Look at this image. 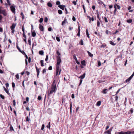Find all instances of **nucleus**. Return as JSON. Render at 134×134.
I'll list each match as a JSON object with an SVG mask.
<instances>
[{
    "label": "nucleus",
    "mask_w": 134,
    "mask_h": 134,
    "mask_svg": "<svg viewBox=\"0 0 134 134\" xmlns=\"http://www.w3.org/2000/svg\"><path fill=\"white\" fill-rule=\"evenodd\" d=\"M56 81L54 80L52 84V85L51 87V90L50 92H48V96H50L51 94L53 92H56L57 88L56 87V83H55Z\"/></svg>",
    "instance_id": "nucleus-1"
},
{
    "label": "nucleus",
    "mask_w": 134,
    "mask_h": 134,
    "mask_svg": "<svg viewBox=\"0 0 134 134\" xmlns=\"http://www.w3.org/2000/svg\"><path fill=\"white\" fill-rule=\"evenodd\" d=\"M0 14H2L4 16H6L7 15V13L5 10H2L0 9ZM3 18V16L1 14H0V23H2Z\"/></svg>",
    "instance_id": "nucleus-2"
},
{
    "label": "nucleus",
    "mask_w": 134,
    "mask_h": 134,
    "mask_svg": "<svg viewBox=\"0 0 134 134\" xmlns=\"http://www.w3.org/2000/svg\"><path fill=\"white\" fill-rule=\"evenodd\" d=\"M16 25V23H13L12 26H10V28L12 30V32L13 33L15 32L14 29Z\"/></svg>",
    "instance_id": "nucleus-3"
},
{
    "label": "nucleus",
    "mask_w": 134,
    "mask_h": 134,
    "mask_svg": "<svg viewBox=\"0 0 134 134\" xmlns=\"http://www.w3.org/2000/svg\"><path fill=\"white\" fill-rule=\"evenodd\" d=\"M134 76V71L132 75L128 79H127L125 81V82H129V81L131 80L132 78H133V77Z\"/></svg>",
    "instance_id": "nucleus-4"
},
{
    "label": "nucleus",
    "mask_w": 134,
    "mask_h": 134,
    "mask_svg": "<svg viewBox=\"0 0 134 134\" xmlns=\"http://www.w3.org/2000/svg\"><path fill=\"white\" fill-rule=\"evenodd\" d=\"M57 64L60 65V63H61L62 61L60 57L57 56Z\"/></svg>",
    "instance_id": "nucleus-5"
},
{
    "label": "nucleus",
    "mask_w": 134,
    "mask_h": 134,
    "mask_svg": "<svg viewBox=\"0 0 134 134\" xmlns=\"http://www.w3.org/2000/svg\"><path fill=\"white\" fill-rule=\"evenodd\" d=\"M10 9L13 13H14L15 11V6L14 5H12L10 7Z\"/></svg>",
    "instance_id": "nucleus-6"
},
{
    "label": "nucleus",
    "mask_w": 134,
    "mask_h": 134,
    "mask_svg": "<svg viewBox=\"0 0 134 134\" xmlns=\"http://www.w3.org/2000/svg\"><path fill=\"white\" fill-rule=\"evenodd\" d=\"M39 27L40 30L42 31H44V28L43 26L40 24L39 25Z\"/></svg>",
    "instance_id": "nucleus-7"
},
{
    "label": "nucleus",
    "mask_w": 134,
    "mask_h": 134,
    "mask_svg": "<svg viewBox=\"0 0 134 134\" xmlns=\"http://www.w3.org/2000/svg\"><path fill=\"white\" fill-rule=\"evenodd\" d=\"M35 68L36 69V71L37 72V77H38V75H39V73H40V71L39 70H40V69L38 68L36 65H35Z\"/></svg>",
    "instance_id": "nucleus-8"
},
{
    "label": "nucleus",
    "mask_w": 134,
    "mask_h": 134,
    "mask_svg": "<svg viewBox=\"0 0 134 134\" xmlns=\"http://www.w3.org/2000/svg\"><path fill=\"white\" fill-rule=\"evenodd\" d=\"M80 27L79 26L78 32L77 34V36H78L79 37H80Z\"/></svg>",
    "instance_id": "nucleus-9"
},
{
    "label": "nucleus",
    "mask_w": 134,
    "mask_h": 134,
    "mask_svg": "<svg viewBox=\"0 0 134 134\" xmlns=\"http://www.w3.org/2000/svg\"><path fill=\"white\" fill-rule=\"evenodd\" d=\"M86 75V74L85 73H84L82 75H81L80 76V77H79L78 78L81 79H84Z\"/></svg>",
    "instance_id": "nucleus-10"
},
{
    "label": "nucleus",
    "mask_w": 134,
    "mask_h": 134,
    "mask_svg": "<svg viewBox=\"0 0 134 134\" xmlns=\"http://www.w3.org/2000/svg\"><path fill=\"white\" fill-rule=\"evenodd\" d=\"M3 88L4 91L9 96H10V94L9 93L8 90L6 89L4 87H3Z\"/></svg>",
    "instance_id": "nucleus-11"
},
{
    "label": "nucleus",
    "mask_w": 134,
    "mask_h": 134,
    "mask_svg": "<svg viewBox=\"0 0 134 134\" xmlns=\"http://www.w3.org/2000/svg\"><path fill=\"white\" fill-rule=\"evenodd\" d=\"M58 7L60 8L61 9L63 10H64V8L65 7V5H58Z\"/></svg>",
    "instance_id": "nucleus-12"
},
{
    "label": "nucleus",
    "mask_w": 134,
    "mask_h": 134,
    "mask_svg": "<svg viewBox=\"0 0 134 134\" xmlns=\"http://www.w3.org/2000/svg\"><path fill=\"white\" fill-rule=\"evenodd\" d=\"M32 36L33 37H35L36 35V33L35 30H34L31 33Z\"/></svg>",
    "instance_id": "nucleus-13"
},
{
    "label": "nucleus",
    "mask_w": 134,
    "mask_h": 134,
    "mask_svg": "<svg viewBox=\"0 0 134 134\" xmlns=\"http://www.w3.org/2000/svg\"><path fill=\"white\" fill-rule=\"evenodd\" d=\"M108 90L107 89H104L102 91V92L104 94H106L107 93V91H108Z\"/></svg>",
    "instance_id": "nucleus-14"
},
{
    "label": "nucleus",
    "mask_w": 134,
    "mask_h": 134,
    "mask_svg": "<svg viewBox=\"0 0 134 134\" xmlns=\"http://www.w3.org/2000/svg\"><path fill=\"white\" fill-rule=\"evenodd\" d=\"M70 112L71 114L72 112V102H70Z\"/></svg>",
    "instance_id": "nucleus-15"
},
{
    "label": "nucleus",
    "mask_w": 134,
    "mask_h": 134,
    "mask_svg": "<svg viewBox=\"0 0 134 134\" xmlns=\"http://www.w3.org/2000/svg\"><path fill=\"white\" fill-rule=\"evenodd\" d=\"M87 53L88 54L89 56L91 57H93V54H92L89 51H87Z\"/></svg>",
    "instance_id": "nucleus-16"
},
{
    "label": "nucleus",
    "mask_w": 134,
    "mask_h": 134,
    "mask_svg": "<svg viewBox=\"0 0 134 134\" xmlns=\"http://www.w3.org/2000/svg\"><path fill=\"white\" fill-rule=\"evenodd\" d=\"M86 34L88 38H90V36L89 33H88V30L87 29L86 30Z\"/></svg>",
    "instance_id": "nucleus-17"
},
{
    "label": "nucleus",
    "mask_w": 134,
    "mask_h": 134,
    "mask_svg": "<svg viewBox=\"0 0 134 134\" xmlns=\"http://www.w3.org/2000/svg\"><path fill=\"white\" fill-rule=\"evenodd\" d=\"M47 5L50 7H51L52 6V3L49 2H48L47 4Z\"/></svg>",
    "instance_id": "nucleus-18"
},
{
    "label": "nucleus",
    "mask_w": 134,
    "mask_h": 134,
    "mask_svg": "<svg viewBox=\"0 0 134 134\" xmlns=\"http://www.w3.org/2000/svg\"><path fill=\"white\" fill-rule=\"evenodd\" d=\"M39 53L40 55H43L44 54V52L42 50L40 51L39 52Z\"/></svg>",
    "instance_id": "nucleus-19"
},
{
    "label": "nucleus",
    "mask_w": 134,
    "mask_h": 134,
    "mask_svg": "<svg viewBox=\"0 0 134 134\" xmlns=\"http://www.w3.org/2000/svg\"><path fill=\"white\" fill-rule=\"evenodd\" d=\"M114 5H115V6L116 7H117V8L119 9V10H120V6L118 5V4H115Z\"/></svg>",
    "instance_id": "nucleus-20"
},
{
    "label": "nucleus",
    "mask_w": 134,
    "mask_h": 134,
    "mask_svg": "<svg viewBox=\"0 0 134 134\" xmlns=\"http://www.w3.org/2000/svg\"><path fill=\"white\" fill-rule=\"evenodd\" d=\"M59 36V35H57L56 37V40L58 42H60V38L58 37Z\"/></svg>",
    "instance_id": "nucleus-21"
},
{
    "label": "nucleus",
    "mask_w": 134,
    "mask_h": 134,
    "mask_svg": "<svg viewBox=\"0 0 134 134\" xmlns=\"http://www.w3.org/2000/svg\"><path fill=\"white\" fill-rule=\"evenodd\" d=\"M101 103V101H99L97 102L96 105L98 106H99L100 105Z\"/></svg>",
    "instance_id": "nucleus-22"
},
{
    "label": "nucleus",
    "mask_w": 134,
    "mask_h": 134,
    "mask_svg": "<svg viewBox=\"0 0 134 134\" xmlns=\"http://www.w3.org/2000/svg\"><path fill=\"white\" fill-rule=\"evenodd\" d=\"M111 131H110L109 130H108L107 131H106L104 133H108V134H111Z\"/></svg>",
    "instance_id": "nucleus-23"
},
{
    "label": "nucleus",
    "mask_w": 134,
    "mask_h": 134,
    "mask_svg": "<svg viewBox=\"0 0 134 134\" xmlns=\"http://www.w3.org/2000/svg\"><path fill=\"white\" fill-rule=\"evenodd\" d=\"M131 132L130 131H127V132H125L123 133V134H131Z\"/></svg>",
    "instance_id": "nucleus-24"
},
{
    "label": "nucleus",
    "mask_w": 134,
    "mask_h": 134,
    "mask_svg": "<svg viewBox=\"0 0 134 134\" xmlns=\"http://www.w3.org/2000/svg\"><path fill=\"white\" fill-rule=\"evenodd\" d=\"M10 131H14V130L13 129V128L12 126L11 125L10 127Z\"/></svg>",
    "instance_id": "nucleus-25"
},
{
    "label": "nucleus",
    "mask_w": 134,
    "mask_h": 134,
    "mask_svg": "<svg viewBox=\"0 0 134 134\" xmlns=\"http://www.w3.org/2000/svg\"><path fill=\"white\" fill-rule=\"evenodd\" d=\"M20 15L22 16V18L23 20L24 19V15L23 12H21L20 13Z\"/></svg>",
    "instance_id": "nucleus-26"
},
{
    "label": "nucleus",
    "mask_w": 134,
    "mask_h": 134,
    "mask_svg": "<svg viewBox=\"0 0 134 134\" xmlns=\"http://www.w3.org/2000/svg\"><path fill=\"white\" fill-rule=\"evenodd\" d=\"M103 19L104 20L105 23H107L108 22V19L106 17H104Z\"/></svg>",
    "instance_id": "nucleus-27"
},
{
    "label": "nucleus",
    "mask_w": 134,
    "mask_h": 134,
    "mask_svg": "<svg viewBox=\"0 0 134 134\" xmlns=\"http://www.w3.org/2000/svg\"><path fill=\"white\" fill-rule=\"evenodd\" d=\"M79 44L82 45H83V41L81 39L80 40V41L79 42Z\"/></svg>",
    "instance_id": "nucleus-28"
},
{
    "label": "nucleus",
    "mask_w": 134,
    "mask_h": 134,
    "mask_svg": "<svg viewBox=\"0 0 134 134\" xmlns=\"http://www.w3.org/2000/svg\"><path fill=\"white\" fill-rule=\"evenodd\" d=\"M132 20L131 19L127 20V22L129 23H131L132 22Z\"/></svg>",
    "instance_id": "nucleus-29"
},
{
    "label": "nucleus",
    "mask_w": 134,
    "mask_h": 134,
    "mask_svg": "<svg viewBox=\"0 0 134 134\" xmlns=\"http://www.w3.org/2000/svg\"><path fill=\"white\" fill-rule=\"evenodd\" d=\"M62 70L61 69H56V71H58L59 72L58 75H59L60 74V72Z\"/></svg>",
    "instance_id": "nucleus-30"
},
{
    "label": "nucleus",
    "mask_w": 134,
    "mask_h": 134,
    "mask_svg": "<svg viewBox=\"0 0 134 134\" xmlns=\"http://www.w3.org/2000/svg\"><path fill=\"white\" fill-rule=\"evenodd\" d=\"M97 18L100 21V22L101 23H102V21H101L100 20V17H99V14H98V13L97 14Z\"/></svg>",
    "instance_id": "nucleus-31"
},
{
    "label": "nucleus",
    "mask_w": 134,
    "mask_h": 134,
    "mask_svg": "<svg viewBox=\"0 0 134 134\" xmlns=\"http://www.w3.org/2000/svg\"><path fill=\"white\" fill-rule=\"evenodd\" d=\"M97 26L98 27H99L100 26V23L99 20L97 21Z\"/></svg>",
    "instance_id": "nucleus-32"
},
{
    "label": "nucleus",
    "mask_w": 134,
    "mask_h": 134,
    "mask_svg": "<svg viewBox=\"0 0 134 134\" xmlns=\"http://www.w3.org/2000/svg\"><path fill=\"white\" fill-rule=\"evenodd\" d=\"M110 43L113 46H115L116 44V43H114L112 41H110Z\"/></svg>",
    "instance_id": "nucleus-33"
},
{
    "label": "nucleus",
    "mask_w": 134,
    "mask_h": 134,
    "mask_svg": "<svg viewBox=\"0 0 134 134\" xmlns=\"http://www.w3.org/2000/svg\"><path fill=\"white\" fill-rule=\"evenodd\" d=\"M51 122H48V125H47L46 127L48 129H50L51 125H50Z\"/></svg>",
    "instance_id": "nucleus-34"
},
{
    "label": "nucleus",
    "mask_w": 134,
    "mask_h": 134,
    "mask_svg": "<svg viewBox=\"0 0 134 134\" xmlns=\"http://www.w3.org/2000/svg\"><path fill=\"white\" fill-rule=\"evenodd\" d=\"M22 30L23 32V34H25V30L24 28V25H23L22 26Z\"/></svg>",
    "instance_id": "nucleus-35"
},
{
    "label": "nucleus",
    "mask_w": 134,
    "mask_h": 134,
    "mask_svg": "<svg viewBox=\"0 0 134 134\" xmlns=\"http://www.w3.org/2000/svg\"><path fill=\"white\" fill-rule=\"evenodd\" d=\"M43 60H41L40 61V63L41 64V66H43L44 65L43 64Z\"/></svg>",
    "instance_id": "nucleus-36"
},
{
    "label": "nucleus",
    "mask_w": 134,
    "mask_h": 134,
    "mask_svg": "<svg viewBox=\"0 0 134 134\" xmlns=\"http://www.w3.org/2000/svg\"><path fill=\"white\" fill-rule=\"evenodd\" d=\"M58 12V13L60 14H62V11L61 10H59Z\"/></svg>",
    "instance_id": "nucleus-37"
},
{
    "label": "nucleus",
    "mask_w": 134,
    "mask_h": 134,
    "mask_svg": "<svg viewBox=\"0 0 134 134\" xmlns=\"http://www.w3.org/2000/svg\"><path fill=\"white\" fill-rule=\"evenodd\" d=\"M81 64L84 66H85L86 65L85 62L84 60L81 61Z\"/></svg>",
    "instance_id": "nucleus-38"
},
{
    "label": "nucleus",
    "mask_w": 134,
    "mask_h": 134,
    "mask_svg": "<svg viewBox=\"0 0 134 134\" xmlns=\"http://www.w3.org/2000/svg\"><path fill=\"white\" fill-rule=\"evenodd\" d=\"M26 122L27 121L28 122H29V121L30 120V119H29L28 116H27V117L26 118Z\"/></svg>",
    "instance_id": "nucleus-39"
},
{
    "label": "nucleus",
    "mask_w": 134,
    "mask_h": 134,
    "mask_svg": "<svg viewBox=\"0 0 134 134\" xmlns=\"http://www.w3.org/2000/svg\"><path fill=\"white\" fill-rule=\"evenodd\" d=\"M98 66H99L101 65V63L100 61L99 60H98Z\"/></svg>",
    "instance_id": "nucleus-40"
},
{
    "label": "nucleus",
    "mask_w": 134,
    "mask_h": 134,
    "mask_svg": "<svg viewBox=\"0 0 134 134\" xmlns=\"http://www.w3.org/2000/svg\"><path fill=\"white\" fill-rule=\"evenodd\" d=\"M87 18H88V19H89V21H89V23H91V17L88 15L87 16Z\"/></svg>",
    "instance_id": "nucleus-41"
},
{
    "label": "nucleus",
    "mask_w": 134,
    "mask_h": 134,
    "mask_svg": "<svg viewBox=\"0 0 134 134\" xmlns=\"http://www.w3.org/2000/svg\"><path fill=\"white\" fill-rule=\"evenodd\" d=\"M114 13H115L117 11V7L115 6V5H114Z\"/></svg>",
    "instance_id": "nucleus-42"
},
{
    "label": "nucleus",
    "mask_w": 134,
    "mask_h": 134,
    "mask_svg": "<svg viewBox=\"0 0 134 134\" xmlns=\"http://www.w3.org/2000/svg\"><path fill=\"white\" fill-rule=\"evenodd\" d=\"M28 43H29V44L30 45H31V39L29 38V39H28Z\"/></svg>",
    "instance_id": "nucleus-43"
},
{
    "label": "nucleus",
    "mask_w": 134,
    "mask_h": 134,
    "mask_svg": "<svg viewBox=\"0 0 134 134\" xmlns=\"http://www.w3.org/2000/svg\"><path fill=\"white\" fill-rule=\"evenodd\" d=\"M0 97L3 99H4V96L2 95V94H0Z\"/></svg>",
    "instance_id": "nucleus-44"
},
{
    "label": "nucleus",
    "mask_w": 134,
    "mask_h": 134,
    "mask_svg": "<svg viewBox=\"0 0 134 134\" xmlns=\"http://www.w3.org/2000/svg\"><path fill=\"white\" fill-rule=\"evenodd\" d=\"M45 127V125L44 124H43L42 125L41 127V130H43L44 129V127Z\"/></svg>",
    "instance_id": "nucleus-45"
},
{
    "label": "nucleus",
    "mask_w": 134,
    "mask_h": 134,
    "mask_svg": "<svg viewBox=\"0 0 134 134\" xmlns=\"http://www.w3.org/2000/svg\"><path fill=\"white\" fill-rule=\"evenodd\" d=\"M12 87H13V90H14V87H15V83L14 82H13L12 83Z\"/></svg>",
    "instance_id": "nucleus-46"
},
{
    "label": "nucleus",
    "mask_w": 134,
    "mask_h": 134,
    "mask_svg": "<svg viewBox=\"0 0 134 134\" xmlns=\"http://www.w3.org/2000/svg\"><path fill=\"white\" fill-rule=\"evenodd\" d=\"M105 81V80L103 81V80H99L98 81V82L99 83H101L102 82H104Z\"/></svg>",
    "instance_id": "nucleus-47"
},
{
    "label": "nucleus",
    "mask_w": 134,
    "mask_h": 134,
    "mask_svg": "<svg viewBox=\"0 0 134 134\" xmlns=\"http://www.w3.org/2000/svg\"><path fill=\"white\" fill-rule=\"evenodd\" d=\"M48 21V19L47 17H45L44 19V21L46 22H47Z\"/></svg>",
    "instance_id": "nucleus-48"
},
{
    "label": "nucleus",
    "mask_w": 134,
    "mask_h": 134,
    "mask_svg": "<svg viewBox=\"0 0 134 134\" xmlns=\"http://www.w3.org/2000/svg\"><path fill=\"white\" fill-rule=\"evenodd\" d=\"M60 1H57L56 2V4L57 5H60Z\"/></svg>",
    "instance_id": "nucleus-49"
},
{
    "label": "nucleus",
    "mask_w": 134,
    "mask_h": 134,
    "mask_svg": "<svg viewBox=\"0 0 134 134\" xmlns=\"http://www.w3.org/2000/svg\"><path fill=\"white\" fill-rule=\"evenodd\" d=\"M73 58L76 61H77V59L76 56L74 55L73 56Z\"/></svg>",
    "instance_id": "nucleus-50"
},
{
    "label": "nucleus",
    "mask_w": 134,
    "mask_h": 134,
    "mask_svg": "<svg viewBox=\"0 0 134 134\" xmlns=\"http://www.w3.org/2000/svg\"><path fill=\"white\" fill-rule=\"evenodd\" d=\"M25 73L27 75V76H29L30 75V72H29L27 71H26L25 72Z\"/></svg>",
    "instance_id": "nucleus-51"
},
{
    "label": "nucleus",
    "mask_w": 134,
    "mask_h": 134,
    "mask_svg": "<svg viewBox=\"0 0 134 134\" xmlns=\"http://www.w3.org/2000/svg\"><path fill=\"white\" fill-rule=\"evenodd\" d=\"M43 21V19L42 18H41L39 20V22L40 23H41Z\"/></svg>",
    "instance_id": "nucleus-52"
},
{
    "label": "nucleus",
    "mask_w": 134,
    "mask_h": 134,
    "mask_svg": "<svg viewBox=\"0 0 134 134\" xmlns=\"http://www.w3.org/2000/svg\"><path fill=\"white\" fill-rule=\"evenodd\" d=\"M56 53L57 54V55L58 56H59L60 55V54L58 50H57L56 51Z\"/></svg>",
    "instance_id": "nucleus-53"
},
{
    "label": "nucleus",
    "mask_w": 134,
    "mask_h": 134,
    "mask_svg": "<svg viewBox=\"0 0 134 134\" xmlns=\"http://www.w3.org/2000/svg\"><path fill=\"white\" fill-rule=\"evenodd\" d=\"M72 20L73 21H76V18L74 16H72Z\"/></svg>",
    "instance_id": "nucleus-54"
},
{
    "label": "nucleus",
    "mask_w": 134,
    "mask_h": 134,
    "mask_svg": "<svg viewBox=\"0 0 134 134\" xmlns=\"http://www.w3.org/2000/svg\"><path fill=\"white\" fill-rule=\"evenodd\" d=\"M38 100H41L42 99V97L40 96H39L38 97V98H37Z\"/></svg>",
    "instance_id": "nucleus-55"
},
{
    "label": "nucleus",
    "mask_w": 134,
    "mask_h": 134,
    "mask_svg": "<svg viewBox=\"0 0 134 134\" xmlns=\"http://www.w3.org/2000/svg\"><path fill=\"white\" fill-rule=\"evenodd\" d=\"M46 69H44L42 71L43 74H44L46 72Z\"/></svg>",
    "instance_id": "nucleus-56"
},
{
    "label": "nucleus",
    "mask_w": 134,
    "mask_h": 134,
    "mask_svg": "<svg viewBox=\"0 0 134 134\" xmlns=\"http://www.w3.org/2000/svg\"><path fill=\"white\" fill-rule=\"evenodd\" d=\"M56 69H59V65H56Z\"/></svg>",
    "instance_id": "nucleus-57"
},
{
    "label": "nucleus",
    "mask_w": 134,
    "mask_h": 134,
    "mask_svg": "<svg viewBox=\"0 0 134 134\" xmlns=\"http://www.w3.org/2000/svg\"><path fill=\"white\" fill-rule=\"evenodd\" d=\"M98 3L99 4H100L101 5L102 4H103V2L101 1H99L98 2Z\"/></svg>",
    "instance_id": "nucleus-58"
},
{
    "label": "nucleus",
    "mask_w": 134,
    "mask_h": 134,
    "mask_svg": "<svg viewBox=\"0 0 134 134\" xmlns=\"http://www.w3.org/2000/svg\"><path fill=\"white\" fill-rule=\"evenodd\" d=\"M129 111L130 112V113H132L133 112V109L132 108H131Z\"/></svg>",
    "instance_id": "nucleus-59"
},
{
    "label": "nucleus",
    "mask_w": 134,
    "mask_h": 134,
    "mask_svg": "<svg viewBox=\"0 0 134 134\" xmlns=\"http://www.w3.org/2000/svg\"><path fill=\"white\" fill-rule=\"evenodd\" d=\"M13 105L14 106H15L16 105V102H15V100H13Z\"/></svg>",
    "instance_id": "nucleus-60"
},
{
    "label": "nucleus",
    "mask_w": 134,
    "mask_h": 134,
    "mask_svg": "<svg viewBox=\"0 0 134 134\" xmlns=\"http://www.w3.org/2000/svg\"><path fill=\"white\" fill-rule=\"evenodd\" d=\"M106 46V44H102L101 47H100L101 48L103 47V48H105V47Z\"/></svg>",
    "instance_id": "nucleus-61"
},
{
    "label": "nucleus",
    "mask_w": 134,
    "mask_h": 134,
    "mask_svg": "<svg viewBox=\"0 0 134 134\" xmlns=\"http://www.w3.org/2000/svg\"><path fill=\"white\" fill-rule=\"evenodd\" d=\"M15 77L18 79H19V76L18 74H16V75Z\"/></svg>",
    "instance_id": "nucleus-62"
},
{
    "label": "nucleus",
    "mask_w": 134,
    "mask_h": 134,
    "mask_svg": "<svg viewBox=\"0 0 134 134\" xmlns=\"http://www.w3.org/2000/svg\"><path fill=\"white\" fill-rule=\"evenodd\" d=\"M5 86L7 88L9 86V84L8 83H7L5 84Z\"/></svg>",
    "instance_id": "nucleus-63"
},
{
    "label": "nucleus",
    "mask_w": 134,
    "mask_h": 134,
    "mask_svg": "<svg viewBox=\"0 0 134 134\" xmlns=\"http://www.w3.org/2000/svg\"><path fill=\"white\" fill-rule=\"evenodd\" d=\"M48 30L49 31H51L52 30V28L51 27H49L48 28Z\"/></svg>",
    "instance_id": "nucleus-64"
}]
</instances>
